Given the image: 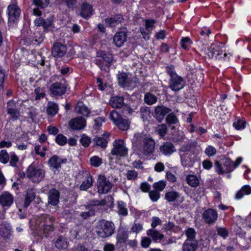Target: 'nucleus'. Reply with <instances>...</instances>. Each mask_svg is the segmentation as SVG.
Wrapping results in <instances>:
<instances>
[{
  "instance_id": "obj_1",
  "label": "nucleus",
  "mask_w": 251,
  "mask_h": 251,
  "mask_svg": "<svg viewBox=\"0 0 251 251\" xmlns=\"http://www.w3.org/2000/svg\"><path fill=\"white\" fill-rule=\"evenodd\" d=\"M134 151L139 154L150 156L154 151L155 142L151 137L146 136L142 133L134 134L132 139Z\"/></svg>"
},
{
  "instance_id": "obj_2",
  "label": "nucleus",
  "mask_w": 251,
  "mask_h": 251,
  "mask_svg": "<svg viewBox=\"0 0 251 251\" xmlns=\"http://www.w3.org/2000/svg\"><path fill=\"white\" fill-rule=\"evenodd\" d=\"M201 51V55L209 58H215L221 59L226 56L227 53L222 50V48L215 44H212L210 47L200 43L199 45Z\"/></svg>"
},
{
  "instance_id": "obj_3",
  "label": "nucleus",
  "mask_w": 251,
  "mask_h": 251,
  "mask_svg": "<svg viewBox=\"0 0 251 251\" xmlns=\"http://www.w3.org/2000/svg\"><path fill=\"white\" fill-rule=\"evenodd\" d=\"M54 221V217L47 214H43L37 217L35 225L40 229L43 230L45 234H47L53 230Z\"/></svg>"
},
{
  "instance_id": "obj_4",
  "label": "nucleus",
  "mask_w": 251,
  "mask_h": 251,
  "mask_svg": "<svg viewBox=\"0 0 251 251\" xmlns=\"http://www.w3.org/2000/svg\"><path fill=\"white\" fill-rule=\"evenodd\" d=\"M242 157H238L235 162H232L230 158H226L224 160L223 168L218 161L215 162V170L219 174H223L225 172H232L242 162Z\"/></svg>"
},
{
  "instance_id": "obj_5",
  "label": "nucleus",
  "mask_w": 251,
  "mask_h": 251,
  "mask_svg": "<svg viewBox=\"0 0 251 251\" xmlns=\"http://www.w3.org/2000/svg\"><path fill=\"white\" fill-rule=\"evenodd\" d=\"M115 229V225L113 222L101 220L99 223L97 234L102 238H106L114 233Z\"/></svg>"
},
{
  "instance_id": "obj_6",
  "label": "nucleus",
  "mask_w": 251,
  "mask_h": 251,
  "mask_svg": "<svg viewBox=\"0 0 251 251\" xmlns=\"http://www.w3.org/2000/svg\"><path fill=\"white\" fill-rule=\"evenodd\" d=\"M27 176L33 182L40 181L45 176V171L41 168L30 165L27 169Z\"/></svg>"
},
{
  "instance_id": "obj_7",
  "label": "nucleus",
  "mask_w": 251,
  "mask_h": 251,
  "mask_svg": "<svg viewBox=\"0 0 251 251\" xmlns=\"http://www.w3.org/2000/svg\"><path fill=\"white\" fill-rule=\"evenodd\" d=\"M110 118L114 124L122 130H127L129 126V122L126 119H123L119 114L115 110H112L110 113Z\"/></svg>"
},
{
  "instance_id": "obj_8",
  "label": "nucleus",
  "mask_w": 251,
  "mask_h": 251,
  "mask_svg": "<svg viewBox=\"0 0 251 251\" xmlns=\"http://www.w3.org/2000/svg\"><path fill=\"white\" fill-rule=\"evenodd\" d=\"M113 184L103 175H100L97 179V189L99 194L107 193L112 188Z\"/></svg>"
},
{
  "instance_id": "obj_9",
  "label": "nucleus",
  "mask_w": 251,
  "mask_h": 251,
  "mask_svg": "<svg viewBox=\"0 0 251 251\" xmlns=\"http://www.w3.org/2000/svg\"><path fill=\"white\" fill-rule=\"evenodd\" d=\"M113 145V148L111 152L112 154L117 156H124L127 155L128 149L123 140H115Z\"/></svg>"
},
{
  "instance_id": "obj_10",
  "label": "nucleus",
  "mask_w": 251,
  "mask_h": 251,
  "mask_svg": "<svg viewBox=\"0 0 251 251\" xmlns=\"http://www.w3.org/2000/svg\"><path fill=\"white\" fill-rule=\"evenodd\" d=\"M185 85L184 79L178 75H173L169 81V87L174 91H179L184 88Z\"/></svg>"
},
{
  "instance_id": "obj_11",
  "label": "nucleus",
  "mask_w": 251,
  "mask_h": 251,
  "mask_svg": "<svg viewBox=\"0 0 251 251\" xmlns=\"http://www.w3.org/2000/svg\"><path fill=\"white\" fill-rule=\"evenodd\" d=\"M217 211L212 208H208L202 214V218L207 224L212 225L216 223L218 219Z\"/></svg>"
},
{
  "instance_id": "obj_12",
  "label": "nucleus",
  "mask_w": 251,
  "mask_h": 251,
  "mask_svg": "<svg viewBox=\"0 0 251 251\" xmlns=\"http://www.w3.org/2000/svg\"><path fill=\"white\" fill-rule=\"evenodd\" d=\"M9 23H15L18 20L21 14V9L17 4H12L7 7Z\"/></svg>"
},
{
  "instance_id": "obj_13",
  "label": "nucleus",
  "mask_w": 251,
  "mask_h": 251,
  "mask_svg": "<svg viewBox=\"0 0 251 251\" xmlns=\"http://www.w3.org/2000/svg\"><path fill=\"white\" fill-rule=\"evenodd\" d=\"M7 114L10 116V120L14 121L19 119L20 117V113L17 108L16 103L14 101L11 100L7 102Z\"/></svg>"
},
{
  "instance_id": "obj_14",
  "label": "nucleus",
  "mask_w": 251,
  "mask_h": 251,
  "mask_svg": "<svg viewBox=\"0 0 251 251\" xmlns=\"http://www.w3.org/2000/svg\"><path fill=\"white\" fill-rule=\"evenodd\" d=\"M69 126L74 130L83 129L86 126V120L82 117H77L72 119L69 122Z\"/></svg>"
},
{
  "instance_id": "obj_15",
  "label": "nucleus",
  "mask_w": 251,
  "mask_h": 251,
  "mask_svg": "<svg viewBox=\"0 0 251 251\" xmlns=\"http://www.w3.org/2000/svg\"><path fill=\"white\" fill-rule=\"evenodd\" d=\"M14 198L8 192H4L0 195V204L5 208H9L13 203Z\"/></svg>"
},
{
  "instance_id": "obj_16",
  "label": "nucleus",
  "mask_w": 251,
  "mask_h": 251,
  "mask_svg": "<svg viewBox=\"0 0 251 251\" xmlns=\"http://www.w3.org/2000/svg\"><path fill=\"white\" fill-rule=\"evenodd\" d=\"M66 87L62 83L55 82L50 86V91L53 96H61L64 94L66 91Z\"/></svg>"
},
{
  "instance_id": "obj_17",
  "label": "nucleus",
  "mask_w": 251,
  "mask_h": 251,
  "mask_svg": "<svg viewBox=\"0 0 251 251\" xmlns=\"http://www.w3.org/2000/svg\"><path fill=\"white\" fill-rule=\"evenodd\" d=\"M66 52L67 47L65 45L55 43L52 47L51 53L54 57H62Z\"/></svg>"
},
{
  "instance_id": "obj_18",
  "label": "nucleus",
  "mask_w": 251,
  "mask_h": 251,
  "mask_svg": "<svg viewBox=\"0 0 251 251\" xmlns=\"http://www.w3.org/2000/svg\"><path fill=\"white\" fill-rule=\"evenodd\" d=\"M160 151L165 156H170L176 151V149L172 143L166 142L160 147Z\"/></svg>"
},
{
  "instance_id": "obj_19",
  "label": "nucleus",
  "mask_w": 251,
  "mask_h": 251,
  "mask_svg": "<svg viewBox=\"0 0 251 251\" xmlns=\"http://www.w3.org/2000/svg\"><path fill=\"white\" fill-rule=\"evenodd\" d=\"M66 158H62L57 155L52 156L49 161V164L53 169L57 170L61 167V164L67 163Z\"/></svg>"
},
{
  "instance_id": "obj_20",
  "label": "nucleus",
  "mask_w": 251,
  "mask_h": 251,
  "mask_svg": "<svg viewBox=\"0 0 251 251\" xmlns=\"http://www.w3.org/2000/svg\"><path fill=\"white\" fill-rule=\"evenodd\" d=\"M93 8L91 4L84 2L81 6L80 15L83 18L87 19L91 16L93 13Z\"/></svg>"
},
{
  "instance_id": "obj_21",
  "label": "nucleus",
  "mask_w": 251,
  "mask_h": 251,
  "mask_svg": "<svg viewBox=\"0 0 251 251\" xmlns=\"http://www.w3.org/2000/svg\"><path fill=\"white\" fill-rule=\"evenodd\" d=\"M128 237V231L124 228H120L118 230L116 236V245L125 243L127 241Z\"/></svg>"
},
{
  "instance_id": "obj_22",
  "label": "nucleus",
  "mask_w": 251,
  "mask_h": 251,
  "mask_svg": "<svg viewBox=\"0 0 251 251\" xmlns=\"http://www.w3.org/2000/svg\"><path fill=\"white\" fill-rule=\"evenodd\" d=\"M127 35L126 32H117L113 37V42L117 47H122L126 41Z\"/></svg>"
},
{
  "instance_id": "obj_23",
  "label": "nucleus",
  "mask_w": 251,
  "mask_h": 251,
  "mask_svg": "<svg viewBox=\"0 0 251 251\" xmlns=\"http://www.w3.org/2000/svg\"><path fill=\"white\" fill-rule=\"evenodd\" d=\"M171 111V109L165 106H157L155 109V113L158 120L161 122L165 115Z\"/></svg>"
},
{
  "instance_id": "obj_24",
  "label": "nucleus",
  "mask_w": 251,
  "mask_h": 251,
  "mask_svg": "<svg viewBox=\"0 0 251 251\" xmlns=\"http://www.w3.org/2000/svg\"><path fill=\"white\" fill-rule=\"evenodd\" d=\"M201 177L194 174H189L186 176L187 183L193 188H196L200 185Z\"/></svg>"
},
{
  "instance_id": "obj_25",
  "label": "nucleus",
  "mask_w": 251,
  "mask_h": 251,
  "mask_svg": "<svg viewBox=\"0 0 251 251\" xmlns=\"http://www.w3.org/2000/svg\"><path fill=\"white\" fill-rule=\"evenodd\" d=\"M49 203L52 205H56L59 201V193L55 189H51L48 196Z\"/></svg>"
},
{
  "instance_id": "obj_26",
  "label": "nucleus",
  "mask_w": 251,
  "mask_h": 251,
  "mask_svg": "<svg viewBox=\"0 0 251 251\" xmlns=\"http://www.w3.org/2000/svg\"><path fill=\"white\" fill-rule=\"evenodd\" d=\"M123 20L122 17L120 15H117L114 17L108 18L105 19V23L108 26L114 27L118 25Z\"/></svg>"
},
{
  "instance_id": "obj_27",
  "label": "nucleus",
  "mask_w": 251,
  "mask_h": 251,
  "mask_svg": "<svg viewBox=\"0 0 251 251\" xmlns=\"http://www.w3.org/2000/svg\"><path fill=\"white\" fill-rule=\"evenodd\" d=\"M109 138L108 133H103L102 137H96L94 139L95 144L102 148H105L107 146V140Z\"/></svg>"
},
{
  "instance_id": "obj_28",
  "label": "nucleus",
  "mask_w": 251,
  "mask_h": 251,
  "mask_svg": "<svg viewBox=\"0 0 251 251\" xmlns=\"http://www.w3.org/2000/svg\"><path fill=\"white\" fill-rule=\"evenodd\" d=\"M75 109L77 113L84 116L87 117L90 114L89 109L81 102L77 103Z\"/></svg>"
},
{
  "instance_id": "obj_29",
  "label": "nucleus",
  "mask_w": 251,
  "mask_h": 251,
  "mask_svg": "<svg viewBox=\"0 0 251 251\" xmlns=\"http://www.w3.org/2000/svg\"><path fill=\"white\" fill-rule=\"evenodd\" d=\"M93 184V178L90 174L88 173L82 183L80 186L79 188L81 190L85 191L91 187Z\"/></svg>"
},
{
  "instance_id": "obj_30",
  "label": "nucleus",
  "mask_w": 251,
  "mask_h": 251,
  "mask_svg": "<svg viewBox=\"0 0 251 251\" xmlns=\"http://www.w3.org/2000/svg\"><path fill=\"white\" fill-rule=\"evenodd\" d=\"M110 104L113 107L121 108L124 104V98L118 96L113 97L110 100Z\"/></svg>"
},
{
  "instance_id": "obj_31",
  "label": "nucleus",
  "mask_w": 251,
  "mask_h": 251,
  "mask_svg": "<svg viewBox=\"0 0 251 251\" xmlns=\"http://www.w3.org/2000/svg\"><path fill=\"white\" fill-rule=\"evenodd\" d=\"M148 236L152 238V240L155 241L161 240L164 238V235L156 230L150 229L147 231Z\"/></svg>"
},
{
  "instance_id": "obj_32",
  "label": "nucleus",
  "mask_w": 251,
  "mask_h": 251,
  "mask_svg": "<svg viewBox=\"0 0 251 251\" xmlns=\"http://www.w3.org/2000/svg\"><path fill=\"white\" fill-rule=\"evenodd\" d=\"M181 163L183 166L185 167H190L193 165V161L190 157V153H180Z\"/></svg>"
},
{
  "instance_id": "obj_33",
  "label": "nucleus",
  "mask_w": 251,
  "mask_h": 251,
  "mask_svg": "<svg viewBox=\"0 0 251 251\" xmlns=\"http://www.w3.org/2000/svg\"><path fill=\"white\" fill-rule=\"evenodd\" d=\"M198 247L197 242L186 241L184 242L182 251H195Z\"/></svg>"
},
{
  "instance_id": "obj_34",
  "label": "nucleus",
  "mask_w": 251,
  "mask_h": 251,
  "mask_svg": "<svg viewBox=\"0 0 251 251\" xmlns=\"http://www.w3.org/2000/svg\"><path fill=\"white\" fill-rule=\"evenodd\" d=\"M251 194V187L249 185H244L241 189L237 192L236 195L237 199H240L245 195H250Z\"/></svg>"
},
{
  "instance_id": "obj_35",
  "label": "nucleus",
  "mask_w": 251,
  "mask_h": 251,
  "mask_svg": "<svg viewBox=\"0 0 251 251\" xmlns=\"http://www.w3.org/2000/svg\"><path fill=\"white\" fill-rule=\"evenodd\" d=\"M58 107L56 103L50 101L48 103L47 112L50 116L55 115L58 112Z\"/></svg>"
},
{
  "instance_id": "obj_36",
  "label": "nucleus",
  "mask_w": 251,
  "mask_h": 251,
  "mask_svg": "<svg viewBox=\"0 0 251 251\" xmlns=\"http://www.w3.org/2000/svg\"><path fill=\"white\" fill-rule=\"evenodd\" d=\"M118 83L122 87L128 86L129 80L128 79L127 75L126 73H121L118 75Z\"/></svg>"
},
{
  "instance_id": "obj_37",
  "label": "nucleus",
  "mask_w": 251,
  "mask_h": 251,
  "mask_svg": "<svg viewBox=\"0 0 251 251\" xmlns=\"http://www.w3.org/2000/svg\"><path fill=\"white\" fill-rule=\"evenodd\" d=\"M185 234L187 237L186 241L197 242L196 239V230L192 227L188 228L185 231Z\"/></svg>"
},
{
  "instance_id": "obj_38",
  "label": "nucleus",
  "mask_w": 251,
  "mask_h": 251,
  "mask_svg": "<svg viewBox=\"0 0 251 251\" xmlns=\"http://www.w3.org/2000/svg\"><path fill=\"white\" fill-rule=\"evenodd\" d=\"M117 212L119 215L123 216H126L128 214V210L126 208V204L122 201H118Z\"/></svg>"
},
{
  "instance_id": "obj_39",
  "label": "nucleus",
  "mask_w": 251,
  "mask_h": 251,
  "mask_svg": "<svg viewBox=\"0 0 251 251\" xmlns=\"http://www.w3.org/2000/svg\"><path fill=\"white\" fill-rule=\"evenodd\" d=\"M11 226L8 224H3L0 225V235L4 237L8 238L10 234Z\"/></svg>"
},
{
  "instance_id": "obj_40",
  "label": "nucleus",
  "mask_w": 251,
  "mask_h": 251,
  "mask_svg": "<svg viewBox=\"0 0 251 251\" xmlns=\"http://www.w3.org/2000/svg\"><path fill=\"white\" fill-rule=\"evenodd\" d=\"M144 101L148 105H152L157 101V97L151 93H147L145 95Z\"/></svg>"
},
{
  "instance_id": "obj_41",
  "label": "nucleus",
  "mask_w": 251,
  "mask_h": 251,
  "mask_svg": "<svg viewBox=\"0 0 251 251\" xmlns=\"http://www.w3.org/2000/svg\"><path fill=\"white\" fill-rule=\"evenodd\" d=\"M179 197V194L176 191H169L166 192L165 195V199L169 202L175 201Z\"/></svg>"
},
{
  "instance_id": "obj_42",
  "label": "nucleus",
  "mask_w": 251,
  "mask_h": 251,
  "mask_svg": "<svg viewBox=\"0 0 251 251\" xmlns=\"http://www.w3.org/2000/svg\"><path fill=\"white\" fill-rule=\"evenodd\" d=\"M58 3L64 4L68 8L74 9L77 0H56Z\"/></svg>"
},
{
  "instance_id": "obj_43",
  "label": "nucleus",
  "mask_w": 251,
  "mask_h": 251,
  "mask_svg": "<svg viewBox=\"0 0 251 251\" xmlns=\"http://www.w3.org/2000/svg\"><path fill=\"white\" fill-rule=\"evenodd\" d=\"M98 57L102 58L106 62L110 63L112 60V55L103 51H99L97 52Z\"/></svg>"
},
{
  "instance_id": "obj_44",
  "label": "nucleus",
  "mask_w": 251,
  "mask_h": 251,
  "mask_svg": "<svg viewBox=\"0 0 251 251\" xmlns=\"http://www.w3.org/2000/svg\"><path fill=\"white\" fill-rule=\"evenodd\" d=\"M55 246L59 249H65L67 247V243L65 238L59 237L55 242Z\"/></svg>"
},
{
  "instance_id": "obj_45",
  "label": "nucleus",
  "mask_w": 251,
  "mask_h": 251,
  "mask_svg": "<svg viewBox=\"0 0 251 251\" xmlns=\"http://www.w3.org/2000/svg\"><path fill=\"white\" fill-rule=\"evenodd\" d=\"M143 229V225L140 223L134 222L130 228V232L139 233Z\"/></svg>"
},
{
  "instance_id": "obj_46",
  "label": "nucleus",
  "mask_w": 251,
  "mask_h": 251,
  "mask_svg": "<svg viewBox=\"0 0 251 251\" xmlns=\"http://www.w3.org/2000/svg\"><path fill=\"white\" fill-rule=\"evenodd\" d=\"M90 162L91 165L95 167H99L102 163V159L98 156H94L91 157Z\"/></svg>"
},
{
  "instance_id": "obj_47",
  "label": "nucleus",
  "mask_w": 251,
  "mask_h": 251,
  "mask_svg": "<svg viewBox=\"0 0 251 251\" xmlns=\"http://www.w3.org/2000/svg\"><path fill=\"white\" fill-rule=\"evenodd\" d=\"M90 206H88L86 207V209L87 210L86 211L82 212L81 213L80 215L84 218H87L90 216L94 215L95 214V210L92 207Z\"/></svg>"
},
{
  "instance_id": "obj_48",
  "label": "nucleus",
  "mask_w": 251,
  "mask_h": 251,
  "mask_svg": "<svg viewBox=\"0 0 251 251\" xmlns=\"http://www.w3.org/2000/svg\"><path fill=\"white\" fill-rule=\"evenodd\" d=\"M55 141L60 146H64L67 143V138L62 134H58L55 138Z\"/></svg>"
},
{
  "instance_id": "obj_49",
  "label": "nucleus",
  "mask_w": 251,
  "mask_h": 251,
  "mask_svg": "<svg viewBox=\"0 0 251 251\" xmlns=\"http://www.w3.org/2000/svg\"><path fill=\"white\" fill-rule=\"evenodd\" d=\"M166 120L167 123L169 125L172 124H175L178 122V120L176 116L173 113L169 114L166 117Z\"/></svg>"
},
{
  "instance_id": "obj_50",
  "label": "nucleus",
  "mask_w": 251,
  "mask_h": 251,
  "mask_svg": "<svg viewBox=\"0 0 251 251\" xmlns=\"http://www.w3.org/2000/svg\"><path fill=\"white\" fill-rule=\"evenodd\" d=\"M246 121L243 120L238 119L233 123V126L235 129L240 130L244 129L246 126Z\"/></svg>"
},
{
  "instance_id": "obj_51",
  "label": "nucleus",
  "mask_w": 251,
  "mask_h": 251,
  "mask_svg": "<svg viewBox=\"0 0 251 251\" xmlns=\"http://www.w3.org/2000/svg\"><path fill=\"white\" fill-rule=\"evenodd\" d=\"M9 159V157L7 151L5 150H1L0 151V161L3 164H6Z\"/></svg>"
},
{
  "instance_id": "obj_52",
  "label": "nucleus",
  "mask_w": 251,
  "mask_h": 251,
  "mask_svg": "<svg viewBox=\"0 0 251 251\" xmlns=\"http://www.w3.org/2000/svg\"><path fill=\"white\" fill-rule=\"evenodd\" d=\"M166 185V182L164 181H159L155 182L153 185V188L157 191H162Z\"/></svg>"
},
{
  "instance_id": "obj_53",
  "label": "nucleus",
  "mask_w": 251,
  "mask_h": 251,
  "mask_svg": "<svg viewBox=\"0 0 251 251\" xmlns=\"http://www.w3.org/2000/svg\"><path fill=\"white\" fill-rule=\"evenodd\" d=\"M140 113L143 120H147L151 113L149 108L148 107H142L140 108Z\"/></svg>"
},
{
  "instance_id": "obj_54",
  "label": "nucleus",
  "mask_w": 251,
  "mask_h": 251,
  "mask_svg": "<svg viewBox=\"0 0 251 251\" xmlns=\"http://www.w3.org/2000/svg\"><path fill=\"white\" fill-rule=\"evenodd\" d=\"M33 2L35 5L42 8L47 7L49 4V0H33Z\"/></svg>"
},
{
  "instance_id": "obj_55",
  "label": "nucleus",
  "mask_w": 251,
  "mask_h": 251,
  "mask_svg": "<svg viewBox=\"0 0 251 251\" xmlns=\"http://www.w3.org/2000/svg\"><path fill=\"white\" fill-rule=\"evenodd\" d=\"M191 44V39L189 37L183 38L181 40V47L184 50H188Z\"/></svg>"
},
{
  "instance_id": "obj_56",
  "label": "nucleus",
  "mask_w": 251,
  "mask_h": 251,
  "mask_svg": "<svg viewBox=\"0 0 251 251\" xmlns=\"http://www.w3.org/2000/svg\"><path fill=\"white\" fill-rule=\"evenodd\" d=\"M157 131L159 135L161 136H164L167 132V126L165 124L159 125L157 128Z\"/></svg>"
},
{
  "instance_id": "obj_57",
  "label": "nucleus",
  "mask_w": 251,
  "mask_h": 251,
  "mask_svg": "<svg viewBox=\"0 0 251 251\" xmlns=\"http://www.w3.org/2000/svg\"><path fill=\"white\" fill-rule=\"evenodd\" d=\"M80 142L83 147H87L90 145L91 139L88 136L83 135L80 139Z\"/></svg>"
},
{
  "instance_id": "obj_58",
  "label": "nucleus",
  "mask_w": 251,
  "mask_h": 251,
  "mask_svg": "<svg viewBox=\"0 0 251 251\" xmlns=\"http://www.w3.org/2000/svg\"><path fill=\"white\" fill-rule=\"evenodd\" d=\"M205 153L207 156H212L216 154V150L213 146H209L206 148Z\"/></svg>"
},
{
  "instance_id": "obj_59",
  "label": "nucleus",
  "mask_w": 251,
  "mask_h": 251,
  "mask_svg": "<svg viewBox=\"0 0 251 251\" xmlns=\"http://www.w3.org/2000/svg\"><path fill=\"white\" fill-rule=\"evenodd\" d=\"M150 199L153 201H156L160 198V194L157 191H151L149 193Z\"/></svg>"
},
{
  "instance_id": "obj_60",
  "label": "nucleus",
  "mask_w": 251,
  "mask_h": 251,
  "mask_svg": "<svg viewBox=\"0 0 251 251\" xmlns=\"http://www.w3.org/2000/svg\"><path fill=\"white\" fill-rule=\"evenodd\" d=\"M151 243V239L147 237H143L142 238L141 244V246L145 248H148Z\"/></svg>"
},
{
  "instance_id": "obj_61",
  "label": "nucleus",
  "mask_w": 251,
  "mask_h": 251,
  "mask_svg": "<svg viewBox=\"0 0 251 251\" xmlns=\"http://www.w3.org/2000/svg\"><path fill=\"white\" fill-rule=\"evenodd\" d=\"M194 145V143L191 144L190 145H183L180 148L179 151L181 153H182L181 152H183V153H189L191 151L192 146Z\"/></svg>"
},
{
  "instance_id": "obj_62",
  "label": "nucleus",
  "mask_w": 251,
  "mask_h": 251,
  "mask_svg": "<svg viewBox=\"0 0 251 251\" xmlns=\"http://www.w3.org/2000/svg\"><path fill=\"white\" fill-rule=\"evenodd\" d=\"M217 230L218 234L224 238H225L228 236V231L225 228L217 227Z\"/></svg>"
},
{
  "instance_id": "obj_63",
  "label": "nucleus",
  "mask_w": 251,
  "mask_h": 251,
  "mask_svg": "<svg viewBox=\"0 0 251 251\" xmlns=\"http://www.w3.org/2000/svg\"><path fill=\"white\" fill-rule=\"evenodd\" d=\"M18 161L19 158L15 154L13 153L11 155L10 159V164L11 166H16Z\"/></svg>"
},
{
  "instance_id": "obj_64",
  "label": "nucleus",
  "mask_w": 251,
  "mask_h": 251,
  "mask_svg": "<svg viewBox=\"0 0 251 251\" xmlns=\"http://www.w3.org/2000/svg\"><path fill=\"white\" fill-rule=\"evenodd\" d=\"M137 176V173L134 170L128 171L126 174V177L128 179H134Z\"/></svg>"
}]
</instances>
